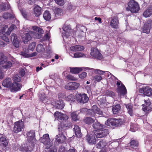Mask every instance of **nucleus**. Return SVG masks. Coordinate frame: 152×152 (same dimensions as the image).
Instances as JSON below:
<instances>
[{
	"mask_svg": "<svg viewBox=\"0 0 152 152\" xmlns=\"http://www.w3.org/2000/svg\"><path fill=\"white\" fill-rule=\"evenodd\" d=\"M127 11H130L132 13H138L140 10L138 3L134 0H130L127 4L126 8Z\"/></svg>",
	"mask_w": 152,
	"mask_h": 152,
	"instance_id": "1",
	"label": "nucleus"
},
{
	"mask_svg": "<svg viewBox=\"0 0 152 152\" xmlns=\"http://www.w3.org/2000/svg\"><path fill=\"white\" fill-rule=\"evenodd\" d=\"M40 140L44 144L46 149L50 148L52 146L53 143L50 142L49 135L48 134H44L40 138Z\"/></svg>",
	"mask_w": 152,
	"mask_h": 152,
	"instance_id": "2",
	"label": "nucleus"
},
{
	"mask_svg": "<svg viewBox=\"0 0 152 152\" xmlns=\"http://www.w3.org/2000/svg\"><path fill=\"white\" fill-rule=\"evenodd\" d=\"M76 99L77 102L80 103L84 104L87 103L89 100V98L85 94H77L76 95Z\"/></svg>",
	"mask_w": 152,
	"mask_h": 152,
	"instance_id": "3",
	"label": "nucleus"
},
{
	"mask_svg": "<svg viewBox=\"0 0 152 152\" xmlns=\"http://www.w3.org/2000/svg\"><path fill=\"white\" fill-rule=\"evenodd\" d=\"M24 127V123L23 121H19L15 123L13 128V131L15 133H18L22 131Z\"/></svg>",
	"mask_w": 152,
	"mask_h": 152,
	"instance_id": "4",
	"label": "nucleus"
},
{
	"mask_svg": "<svg viewBox=\"0 0 152 152\" xmlns=\"http://www.w3.org/2000/svg\"><path fill=\"white\" fill-rule=\"evenodd\" d=\"M90 54L94 58L99 60H101L103 58L102 55L96 48H91Z\"/></svg>",
	"mask_w": 152,
	"mask_h": 152,
	"instance_id": "5",
	"label": "nucleus"
},
{
	"mask_svg": "<svg viewBox=\"0 0 152 152\" xmlns=\"http://www.w3.org/2000/svg\"><path fill=\"white\" fill-rule=\"evenodd\" d=\"M80 86V84L75 82H70L66 84L65 88L67 90H74L77 89Z\"/></svg>",
	"mask_w": 152,
	"mask_h": 152,
	"instance_id": "6",
	"label": "nucleus"
},
{
	"mask_svg": "<svg viewBox=\"0 0 152 152\" xmlns=\"http://www.w3.org/2000/svg\"><path fill=\"white\" fill-rule=\"evenodd\" d=\"M140 92L147 96H152V89L149 86H143L139 89Z\"/></svg>",
	"mask_w": 152,
	"mask_h": 152,
	"instance_id": "7",
	"label": "nucleus"
},
{
	"mask_svg": "<svg viewBox=\"0 0 152 152\" xmlns=\"http://www.w3.org/2000/svg\"><path fill=\"white\" fill-rule=\"evenodd\" d=\"M5 64L4 66H12V64L10 61H7V57L3 53H0V66Z\"/></svg>",
	"mask_w": 152,
	"mask_h": 152,
	"instance_id": "8",
	"label": "nucleus"
},
{
	"mask_svg": "<svg viewBox=\"0 0 152 152\" xmlns=\"http://www.w3.org/2000/svg\"><path fill=\"white\" fill-rule=\"evenodd\" d=\"M108 134V130L107 129L99 130L96 132L94 134L97 138H101L106 136Z\"/></svg>",
	"mask_w": 152,
	"mask_h": 152,
	"instance_id": "9",
	"label": "nucleus"
},
{
	"mask_svg": "<svg viewBox=\"0 0 152 152\" xmlns=\"http://www.w3.org/2000/svg\"><path fill=\"white\" fill-rule=\"evenodd\" d=\"M88 113L89 115H94L95 114L100 115H102V111L95 105L92 106V110L90 109L88 110Z\"/></svg>",
	"mask_w": 152,
	"mask_h": 152,
	"instance_id": "10",
	"label": "nucleus"
},
{
	"mask_svg": "<svg viewBox=\"0 0 152 152\" xmlns=\"http://www.w3.org/2000/svg\"><path fill=\"white\" fill-rule=\"evenodd\" d=\"M152 21L151 20H148L147 22L145 24L143 27L142 31L147 34H149L151 28Z\"/></svg>",
	"mask_w": 152,
	"mask_h": 152,
	"instance_id": "11",
	"label": "nucleus"
},
{
	"mask_svg": "<svg viewBox=\"0 0 152 152\" xmlns=\"http://www.w3.org/2000/svg\"><path fill=\"white\" fill-rule=\"evenodd\" d=\"M55 143L57 145L64 142L66 139V137L62 134H59L56 137Z\"/></svg>",
	"mask_w": 152,
	"mask_h": 152,
	"instance_id": "12",
	"label": "nucleus"
},
{
	"mask_svg": "<svg viewBox=\"0 0 152 152\" xmlns=\"http://www.w3.org/2000/svg\"><path fill=\"white\" fill-rule=\"evenodd\" d=\"M54 116L58 120H67L69 118L66 115L63 114L61 112L56 111L54 113Z\"/></svg>",
	"mask_w": 152,
	"mask_h": 152,
	"instance_id": "13",
	"label": "nucleus"
},
{
	"mask_svg": "<svg viewBox=\"0 0 152 152\" xmlns=\"http://www.w3.org/2000/svg\"><path fill=\"white\" fill-rule=\"evenodd\" d=\"M27 137L28 142L34 143L35 142V133L34 131H31L27 134Z\"/></svg>",
	"mask_w": 152,
	"mask_h": 152,
	"instance_id": "14",
	"label": "nucleus"
},
{
	"mask_svg": "<svg viewBox=\"0 0 152 152\" xmlns=\"http://www.w3.org/2000/svg\"><path fill=\"white\" fill-rule=\"evenodd\" d=\"M42 8L39 5L35 4L33 9V13L35 17L39 16L42 14Z\"/></svg>",
	"mask_w": 152,
	"mask_h": 152,
	"instance_id": "15",
	"label": "nucleus"
},
{
	"mask_svg": "<svg viewBox=\"0 0 152 152\" xmlns=\"http://www.w3.org/2000/svg\"><path fill=\"white\" fill-rule=\"evenodd\" d=\"M10 39L12 42L13 44L15 47L16 48H18L19 47V41L16 34L14 33L12 34L11 36Z\"/></svg>",
	"mask_w": 152,
	"mask_h": 152,
	"instance_id": "16",
	"label": "nucleus"
},
{
	"mask_svg": "<svg viewBox=\"0 0 152 152\" xmlns=\"http://www.w3.org/2000/svg\"><path fill=\"white\" fill-rule=\"evenodd\" d=\"M12 83L11 78L8 77L6 78L2 82V85L7 88H11Z\"/></svg>",
	"mask_w": 152,
	"mask_h": 152,
	"instance_id": "17",
	"label": "nucleus"
},
{
	"mask_svg": "<svg viewBox=\"0 0 152 152\" xmlns=\"http://www.w3.org/2000/svg\"><path fill=\"white\" fill-rule=\"evenodd\" d=\"M71 125V123L70 121L67 120H65L63 121L62 123H61V127H59L58 128L59 131V132H61V133H62L64 131L63 129L64 127H69Z\"/></svg>",
	"mask_w": 152,
	"mask_h": 152,
	"instance_id": "18",
	"label": "nucleus"
},
{
	"mask_svg": "<svg viewBox=\"0 0 152 152\" xmlns=\"http://www.w3.org/2000/svg\"><path fill=\"white\" fill-rule=\"evenodd\" d=\"M119 23L118 18L113 17L111 20L110 23V24L112 28L117 29L118 28Z\"/></svg>",
	"mask_w": 152,
	"mask_h": 152,
	"instance_id": "19",
	"label": "nucleus"
},
{
	"mask_svg": "<svg viewBox=\"0 0 152 152\" xmlns=\"http://www.w3.org/2000/svg\"><path fill=\"white\" fill-rule=\"evenodd\" d=\"M21 86L20 84L16 82H14L12 83L10 88V90L12 92L17 91L20 90Z\"/></svg>",
	"mask_w": 152,
	"mask_h": 152,
	"instance_id": "20",
	"label": "nucleus"
},
{
	"mask_svg": "<svg viewBox=\"0 0 152 152\" xmlns=\"http://www.w3.org/2000/svg\"><path fill=\"white\" fill-rule=\"evenodd\" d=\"M32 36L30 34V32L29 33H26L24 34L22 37V40L24 44H27L28 42L31 39Z\"/></svg>",
	"mask_w": 152,
	"mask_h": 152,
	"instance_id": "21",
	"label": "nucleus"
},
{
	"mask_svg": "<svg viewBox=\"0 0 152 152\" xmlns=\"http://www.w3.org/2000/svg\"><path fill=\"white\" fill-rule=\"evenodd\" d=\"M118 91L121 95H124L127 93V91L125 86L121 84L120 86H119L118 89Z\"/></svg>",
	"mask_w": 152,
	"mask_h": 152,
	"instance_id": "22",
	"label": "nucleus"
},
{
	"mask_svg": "<svg viewBox=\"0 0 152 152\" xmlns=\"http://www.w3.org/2000/svg\"><path fill=\"white\" fill-rule=\"evenodd\" d=\"M73 130L77 137H82V135L80 129L78 126L75 125Z\"/></svg>",
	"mask_w": 152,
	"mask_h": 152,
	"instance_id": "23",
	"label": "nucleus"
},
{
	"mask_svg": "<svg viewBox=\"0 0 152 152\" xmlns=\"http://www.w3.org/2000/svg\"><path fill=\"white\" fill-rule=\"evenodd\" d=\"M86 139L89 143L92 144H95L96 139L94 135L92 134L88 135L86 137Z\"/></svg>",
	"mask_w": 152,
	"mask_h": 152,
	"instance_id": "24",
	"label": "nucleus"
},
{
	"mask_svg": "<svg viewBox=\"0 0 152 152\" xmlns=\"http://www.w3.org/2000/svg\"><path fill=\"white\" fill-rule=\"evenodd\" d=\"M70 72L73 74H77L82 71L81 68L78 67H70Z\"/></svg>",
	"mask_w": 152,
	"mask_h": 152,
	"instance_id": "25",
	"label": "nucleus"
},
{
	"mask_svg": "<svg viewBox=\"0 0 152 152\" xmlns=\"http://www.w3.org/2000/svg\"><path fill=\"white\" fill-rule=\"evenodd\" d=\"M121 109V107L119 104L113 106L112 111L114 114H116L120 113Z\"/></svg>",
	"mask_w": 152,
	"mask_h": 152,
	"instance_id": "26",
	"label": "nucleus"
},
{
	"mask_svg": "<svg viewBox=\"0 0 152 152\" xmlns=\"http://www.w3.org/2000/svg\"><path fill=\"white\" fill-rule=\"evenodd\" d=\"M43 17L44 19L46 21H49L50 20L51 15L49 11L46 10L43 14Z\"/></svg>",
	"mask_w": 152,
	"mask_h": 152,
	"instance_id": "27",
	"label": "nucleus"
},
{
	"mask_svg": "<svg viewBox=\"0 0 152 152\" xmlns=\"http://www.w3.org/2000/svg\"><path fill=\"white\" fill-rule=\"evenodd\" d=\"M152 14V6L149 7L143 13V15L146 18L150 16Z\"/></svg>",
	"mask_w": 152,
	"mask_h": 152,
	"instance_id": "28",
	"label": "nucleus"
},
{
	"mask_svg": "<svg viewBox=\"0 0 152 152\" xmlns=\"http://www.w3.org/2000/svg\"><path fill=\"white\" fill-rule=\"evenodd\" d=\"M107 143L104 140H101L97 144V147L98 148H104L107 146Z\"/></svg>",
	"mask_w": 152,
	"mask_h": 152,
	"instance_id": "29",
	"label": "nucleus"
},
{
	"mask_svg": "<svg viewBox=\"0 0 152 152\" xmlns=\"http://www.w3.org/2000/svg\"><path fill=\"white\" fill-rule=\"evenodd\" d=\"M55 16L56 18L61 15L63 14V10L62 9L58 8H56L54 10Z\"/></svg>",
	"mask_w": 152,
	"mask_h": 152,
	"instance_id": "30",
	"label": "nucleus"
},
{
	"mask_svg": "<svg viewBox=\"0 0 152 152\" xmlns=\"http://www.w3.org/2000/svg\"><path fill=\"white\" fill-rule=\"evenodd\" d=\"M64 106V103L62 101H57L55 103V106L58 109H62Z\"/></svg>",
	"mask_w": 152,
	"mask_h": 152,
	"instance_id": "31",
	"label": "nucleus"
},
{
	"mask_svg": "<svg viewBox=\"0 0 152 152\" xmlns=\"http://www.w3.org/2000/svg\"><path fill=\"white\" fill-rule=\"evenodd\" d=\"M93 127L95 129L99 130L103 128V125L98 122H96L93 124Z\"/></svg>",
	"mask_w": 152,
	"mask_h": 152,
	"instance_id": "32",
	"label": "nucleus"
},
{
	"mask_svg": "<svg viewBox=\"0 0 152 152\" xmlns=\"http://www.w3.org/2000/svg\"><path fill=\"white\" fill-rule=\"evenodd\" d=\"M144 101L145 102V104L143 105L145 106L144 108H143V110L145 111H148L150 110L151 107H150V103L149 101L147 100V102L146 100L144 99Z\"/></svg>",
	"mask_w": 152,
	"mask_h": 152,
	"instance_id": "33",
	"label": "nucleus"
},
{
	"mask_svg": "<svg viewBox=\"0 0 152 152\" xmlns=\"http://www.w3.org/2000/svg\"><path fill=\"white\" fill-rule=\"evenodd\" d=\"M8 67H1L0 69V79H2L4 77V72L7 69Z\"/></svg>",
	"mask_w": 152,
	"mask_h": 152,
	"instance_id": "34",
	"label": "nucleus"
},
{
	"mask_svg": "<svg viewBox=\"0 0 152 152\" xmlns=\"http://www.w3.org/2000/svg\"><path fill=\"white\" fill-rule=\"evenodd\" d=\"M7 144V142L6 138L3 137H1L0 139V145L6 147Z\"/></svg>",
	"mask_w": 152,
	"mask_h": 152,
	"instance_id": "35",
	"label": "nucleus"
},
{
	"mask_svg": "<svg viewBox=\"0 0 152 152\" xmlns=\"http://www.w3.org/2000/svg\"><path fill=\"white\" fill-rule=\"evenodd\" d=\"M84 122L86 124H89L94 122V120L91 117H86L84 120Z\"/></svg>",
	"mask_w": 152,
	"mask_h": 152,
	"instance_id": "36",
	"label": "nucleus"
},
{
	"mask_svg": "<svg viewBox=\"0 0 152 152\" xmlns=\"http://www.w3.org/2000/svg\"><path fill=\"white\" fill-rule=\"evenodd\" d=\"M71 116L72 119L74 121H76L79 120L78 113L77 112H73L71 114Z\"/></svg>",
	"mask_w": 152,
	"mask_h": 152,
	"instance_id": "37",
	"label": "nucleus"
},
{
	"mask_svg": "<svg viewBox=\"0 0 152 152\" xmlns=\"http://www.w3.org/2000/svg\"><path fill=\"white\" fill-rule=\"evenodd\" d=\"M114 119L113 118L108 119L105 122V124L107 126H114Z\"/></svg>",
	"mask_w": 152,
	"mask_h": 152,
	"instance_id": "38",
	"label": "nucleus"
},
{
	"mask_svg": "<svg viewBox=\"0 0 152 152\" xmlns=\"http://www.w3.org/2000/svg\"><path fill=\"white\" fill-rule=\"evenodd\" d=\"M30 34L31 35L32 37L34 38L39 39L41 37V35L34 31H30Z\"/></svg>",
	"mask_w": 152,
	"mask_h": 152,
	"instance_id": "39",
	"label": "nucleus"
},
{
	"mask_svg": "<svg viewBox=\"0 0 152 152\" xmlns=\"http://www.w3.org/2000/svg\"><path fill=\"white\" fill-rule=\"evenodd\" d=\"M126 107L127 109L128 112L131 116L132 115V106L131 104L126 105Z\"/></svg>",
	"mask_w": 152,
	"mask_h": 152,
	"instance_id": "40",
	"label": "nucleus"
},
{
	"mask_svg": "<svg viewBox=\"0 0 152 152\" xmlns=\"http://www.w3.org/2000/svg\"><path fill=\"white\" fill-rule=\"evenodd\" d=\"M21 13L23 17L26 20H28L29 18V15L28 12L25 10H20Z\"/></svg>",
	"mask_w": 152,
	"mask_h": 152,
	"instance_id": "41",
	"label": "nucleus"
},
{
	"mask_svg": "<svg viewBox=\"0 0 152 152\" xmlns=\"http://www.w3.org/2000/svg\"><path fill=\"white\" fill-rule=\"evenodd\" d=\"M66 100L72 102H73L75 101V97L74 95L71 94L68 96L66 98Z\"/></svg>",
	"mask_w": 152,
	"mask_h": 152,
	"instance_id": "42",
	"label": "nucleus"
},
{
	"mask_svg": "<svg viewBox=\"0 0 152 152\" xmlns=\"http://www.w3.org/2000/svg\"><path fill=\"white\" fill-rule=\"evenodd\" d=\"M44 50L43 46L42 44H39L37 45L36 50L38 52H41L43 51Z\"/></svg>",
	"mask_w": 152,
	"mask_h": 152,
	"instance_id": "43",
	"label": "nucleus"
},
{
	"mask_svg": "<svg viewBox=\"0 0 152 152\" xmlns=\"http://www.w3.org/2000/svg\"><path fill=\"white\" fill-rule=\"evenodd\" d=\"M114 119V126H118L119 125H121L122 124V122L121 119Z\"/></svg>",
	"mask_w": 152,
	"mask_h": 152,
	"instance_id": "44",
	"label": "nucleus"
},
{
	"mask_svg": "<svg viewBox=\"0 0 152 152\" xmlns=\"http://www.w3.org/2000/svg\"><path fill=\"white\" fill-rule=\"evenodd\" d=\"M74 56L75 58L84 57L85 56V55L82 53L77 52L74 53Z\"/></svg>",
	"mask_w": 152,
	"mask_h": 152,
	"instance_id": "45",
	"label": "nucleus"
},
{
	"mask_svg": "<svg viewBox=\"0 0 152 152\" xmlns=\"http://www.w3.org/2000/svg\"><path fill=\"white\" fill-rule=\"evenodd\" d=\"M66 78L68 80L72 81H76L77 80L76 77L71 75H69L66 76Z\"/></svg>",
	"mask_w": 152,
	"mask_h": 152,
	"instance_id": "46",
	"label": "nucleus"
},
{
	"mask_svg": "<svg viewBox=\"0 0 152 152\" xmlns=\"http://www.w3.org/2000/svg\"><path fill=\"white\" fill-rule=\"evenodd\" d=\"M36 45V43L34 42H33L31 43L28 46V49L29 50H33L34 49Z\"/></svg>",
	"mask_w": 152,
	"mask_h": 152,
	"instance_id": "47",
	"label": "nucleus"
},
{
	"mask_svg": "<svg viewBox=\"0 0 152 152\" xmlns=\"http://www.w3.org/2000/svg\"><path fill=\"white\" fill-rule=\"evenodd\" d=\"M95 81L98 82L101 80L102 79V77L101 76L96 75L94 77Z\"/></svg>",
	"mask_w": 152,
	"mask_h": 152,
	"instance_id": "48",
	"label": "nucleus"
},
{
	"mask_svg": "<svg viewBox=\"0 0 152 152\" xmlns=\"http://www.w3.org/2000/svg\"><path fill=\"white\" fill-rule=\"evenodd\" d=\"M13 80L15 82H19L21 81V78L18 75H16L13 77Z\"/></svg>",
	"mask_w": 152,
	"mask_h": 152,
	"instance_id": "49",
	"label": "nucleus"
},
{
	"mask_svg": "<svg viewBox=\"0 0 152 152\" xmlns=\"http://www.w3.org/2000/svg\"><path fill=\"white\" fill-rule=\"evenodd\" d=\"M87 73L85 72H83L79 75V77L81 79H83L86 77Z\"/></svg>",
	"mask_w": 152,
	"mask_h": 152,
	"instance_id": "50",
	"label": "nucleus"
},
{
	"mask_svg": "<svg viewBox=\"0 0 152 152\" xmlns=\"http://www.w3.org/2000/svg\"><path fill=\"white\" fill-rule=\"evenodd\" d=\"M58 5L63 6L64 4V0H54Z\"/></svg>",
	"mask_w": 152,
	"mask_h": 152,
	"instance_id": "51",
	"label": "nucleus"
},
{
	"mask_svg": "<svg viewBox=\"0 0 152 152\" xmlns=\"http://www.w3.org/2000/svg\"><path fill=\"white\" fill-rule=\"evenodd\" d=\"M32 29L34 31H37L39 33H41L42 31L41 29L38 26H33L32 27Z\"/></svg>",
	"mask_w": 152,
	"mask_h": 152,
	"instance_id": "52",
	"label": "nucleus"
},
{
	"mask_svg": "<svg viewBox=\"0 0 152 152\" xmlns=\"http://www.w3.org/2000/svg\"><path fill=\"white\" fill-rule=\"evenodd\" d=\"M106 94L107 95L111 96H113L115 95V94L113 92L108 90L106 91Z\"/></svg>",
	"mask_w": 152,
	"mask_h": 152,
	"instance_id": "53",
	"label": "nucleus"
},
{
	"mask_svg": "<svg viewBox=\"0 0 152 152\" xmlns=\"http://www.w3.org/2000/svg\"><path fill=\"white\" fill-rule=\"evenodd\" d=\"M84 49V46L81 45H77V51H80Z\"/></svg>",
	"mask_w": 152,
	"mask_h": 152,
	"instance_id": "54",
	"label": "nucleus"
},
{
	"mask_svg": "<svg viewBox=\"0 0 152 152\" xmlns=\"http://www.w3.org/2000/svg\"><path fill=\"white\" fill-rule=\"evenodd\" d=\"M105 72H107V71H105L99 70L98 69H96L95 70L94 72L96 73H98L100 75H103Z\"/></svg>",
	"mask_w": 152,
	"mask_h": 152,
	"instance_id": "55",
	"label": "nucleus"
},
{
	"mask_svg": "<svg viewBox=\"0 0 152 152\" xmlns=\"http://www.w3.org/2000/svg\"><path fill=\"white\" fill-rule=\"evenodd\" d=\"M59 151V152H75V149H73L69 150L66 152L64 148H61L60 149Z\"/></svg>",
	"mask_w": 152,
	"mask_h": 152,
	"instance_id": "56",
	"label": "nucleus"
},
{
	"mask_svg": "<svg viewBox=\"0 0 152 152\" xmlns=\"http://www.w3.org/2000/svg\"><path fill=\"white\" fill-rule=\"evenodd\" d=\"M138 144V142L137 141H135L134 140H131L130 143V145L131 146H137Z\"/></svg>",
	"mask_w": 152,
	"mask_h": 152,
	"instance_id": "57",
	"label": "nucleus"
},
{
	"mask_svg": "<svg viewBox=\"0 0 152 152\" xmlns=\"http://www.w3.org/2000/svg\"><path fill=\"white\" fill-rule=\"evenodd\" d=\"M7 45V44L1 40H0V48H2Z\"/></svg>",
	"mask_w": 152,
	"mask_h": 152,
	"instance_id": "58",
	"label": "nucleus"
},
{
	"mask_svg": "<svg viewBox=\"0 0 152 152\" xmlns=\"http://www.w3.org/2000/svg\"><path fill=\"white\" fill-rule=\"evenodd\" d=\"M77 45L72 46L70 47V50H71L74 51L76 52L77 51Z\"/></svg>",
	"mask_w": 152,
	"mask_h": 152,
	"instance_id": "59",
	"label": "nucleus"
},
{
	"mask_svg": "<svg viewBox=\"0 0 152 152\" xmlns=\"http://www.w3.org/2000/svg\"><path fill=\"white\" fill-rule=\"evenodd\" d=\"M19 73L22 76H23L25 74V71L24 69L20 70L19 72Z\"/></svg>",
	"mask_w": 152,
	"mask_h": 152,
	"instance_id": "60",
	"label": "nucleus"
},
{
	"mask_svg": "<svg viewBox=\"0 0 152 152\" xmlns=\"http://www.w3.org/2000/svg\"><path fill=\"white\" fill-rule=\"evenodd\" d=\"M48 152H56V150L55 147H53L51 148H50Z\"/></svg>",
	"mask_w": 152,
	"mask_h": 152,
	"instance_id": "61",
	"label": "nucleus"
},
{
	"mask_svg": "<svg viewBox=\"0 0 152 152\" xmlns=\"http://www.w3.org/2000/svg\"><path fill=\"white\" fill-rule=\"evenodd\" d=\"M9 15V14L8 13H5L3 15V17L5 19H7L8 18Z\"/></svg>",
	"mask_w": 152,
	"mask_h": 152,
	"instance_id": "62",
	"label": "nucleus"
},
{
	"mask_svg": "<svg viewBox=\"0 0 152 152\" xmlns=\"http://www.w3.org/2000/svg\"><path fill=\"white\" fill-rule=\"evenodd\" d=\"M2 39L3 40L6 41V42H9V38L6 37V36L3 37H2Z\"/></svg>",
	"mask_w": 152,
	"mask_h": 152,
	"instance_id": "63",
	"label": "nucleus"
},
{
	"mask_svg": "<svg viewBox=\"0 0 152 152\" xmlns=\"http://www.w3.org/2000/svg\"><path fill=\"white\" fill-rule=\"evenodd\" d=\"M95 20H98L99 21V22L100 23H102V19L101 18H100L99 17L98 18L97 17H96L95 18Z\"/></svg>",
	"mask_w": 152,
	"mask_h": 152,
	"instance_id": "64",
	"label": "nucleus"
}]
</instances>
